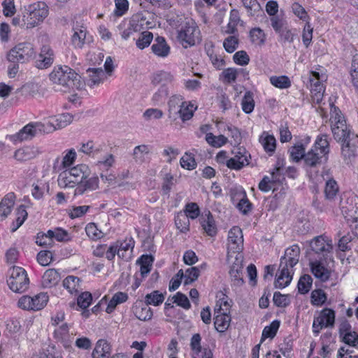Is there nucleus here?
<instances>
[{"label":"nucleus","mask_w":358,"mask_h":358,"mask_svg":"<svg viewBox=\"0 0 358 358\" xmlns=\"http://www.w3.org/2000/svg\"><path fill=\"white\" fill-rule=\"evenodd\" d=\"M151 49L155 55L162 58L166 57L170 53V46L162 36L155 38Z\"/></svg>","instance_id":"24"},{"label":"nucleus","mask_w":358,"mask_h":358,"mask_svg":"<svg viewBox=\"0 0 358 358\" xmlns=\"http://www.w3.org/2000/svg\"><path fill=\"white\" fill-rule=\"evenodd\" d=\"M357 200L355 197H346L345 196L341 198L340 208L343 217L358 207V202H356Z\"/></svg>","instance_id":"34"},{"label":"nucleus","mask_w":358,"mask_h":358,"mask_svg":"<svg viewBox=\"0 0 358 358\" xmlns=\"http://www.w3.org/2000/svg\"><path fill=\"white\" fill-rule=\"evenodd\" d=\"M185 101L180 95L172 96L168 102V116L173 121L176 120V113L180 107H182Z\"/></svg>","instance_id":"27"},{"label":"nucleus","mask_w":358,"mask_h":358,"mask_svg":"<svg viewBox=\"0 0 358 358\" xmlns=\"http://www.w3.org/2000/svg\"><path fill=\"white\" fill-rule=\"evenodd\" d=\"M117 243L119 252H121L123 255H127V259H129L132 252V250L134 247V242L133 240L130 239L129 241L124 242L117 241Z\"/></svg>","instance_id":"59"},{"label":"nucleus","mask_w":358,"mask_h":358,"mask_svg":"<svg viewBox=\"0 0 358 358\" xmlns=\"http://www.w3.org/2000/svg\"><path fill=\"white\" fill-rule=\"evenodd\" d=\"M280 169L276 168L275 171L271 173L272 180L268 176H264L259 183V189L264 192H267L271 190L272 189L271 185L273 182H279L281 178H283V177L280 173Z\"/></svg>","instance_id":"31"},{"label":"nucleus","mask_w":358,"mask_h":358,"mask_svg":"<svg viewBox=\"0 0 358 358\" xmlns=\"http://www.w3.org/2000/svg\"><path fill=\"white\" fill-rule=\"evenodd\" d=\"M289 153L292 160L298 162L301 159H304L305 148L302 144L295 145L290 148Z\"/></svg>","instance_id":"52"},{"label":"nucleus","mask_w":358,"mask_h":358,"mask_svg":"<svg viewBox=\"0 0 358 358\" xmlns=\"http://www.w3.org/2000/svg\"><path fill=\"white\" fill-rule=\"evenodd\" d=\"M300 255V248L297 245H293L286 249L285 255L281 257L280 261L285 262L289 268H293L298 262Z\"/></svg>","instance_id":"22"},{"label":"nucleus","mask_w":358,"mask_h":358,"mask_svg":"<svg viewBox=\"0 0 358 358\" xmlns=\"http://www.w3.org/2000/svg\"><path fill=\"white\" fill-rule=\"evenodd\" d=\"M41 153V150L36 146H25L17 150L14 153V158L20 162H24L36 157Z\"/></svg>","instance_id":"19"},{"label":"nucleus","mask_w":358,"mask_h":358,"mask_svg":"<svg viewBox=\"0 0 358 358\" xmlns=\"http://www.w3.org/2000/svg\"><path fill=\"white\" fill-rule=\"evenodd\" d=\"M64 287L71 294H77L81 289L80 279L74 275H69L63 280Z\"/></svg>","instance_id":"36"},{"label":"nucleus","mask_w":358,"mask_h":358,"mask_svg":"<svg viewBox=\"0 0 358 358\" xmlns=\"http://www.w3.org/2000/svg\"><path fill=\"white\" fill-rule=\"evenodd\" d=\"M7 283L14 292L22 293L27 290L29 280L26 271L20 266H13L8 270Z\"/></svg>","instance_id":"6"},{"label":"nucleus","mask_w":358,"mask_h":358,"mask_svg":"<svg viewBox=\"0 0 358 358\" xmlns=\"http://www.w3.org/2000/svg\"><path fill=\"white\" fill-rule=\"evenodd\" d=\"M243 249V236L239 227H233L228 234V253L241 252Z\"/></svg>","instance_id":"13"},{"label":"nucleus","mask_w":358,"mask_h":358,"mask_svg":"<svg viewBox=\"0 0 358 358\" xmlns=\"http://www.w3.org/2000/svg\"><path fill=\"white\" fill-rule=\"evenodd\" d=\"M116 255L123 259L127 260L128 258L127 255H123L119 252L117 242L106 248L105 256L107 259L110 261L115 258Z\"/></svg>","instance_id":"54"},{"label":"nucleus","mask_w":358,"mask_h":358,"mask_svg":"<svg viewBox=\"0 0 358 358\" xmlns=\"http://www.w3.org/2000/svg\"><path fill=\"white\" fill-rule=\"evenodd\" d=\"M329 152L328 136L322 134L317 136L314 146L304 156V164L306 168L313 169L326 162Z\"/></svg>","instance_id":"2"},{"label":"nucleus","mask_w":358,"mask_h":358,"mask_svg":"<svg viewBox=\"0 0 358 358\" xmlns=\"http://www.w3.org/2000/svg\"><path fill=\"white\" fill-rule=\"evenodd\" d=\"M240 71V69L235 68H227L222 72L220 79L228 84L235 83Z\"/></svg>","instance_id":"43"},{"label":"nucleus","mask_w":358,"mask_h":358,"mask_svg":"<svg viewBox=\"0 0 358 358\" xmlns=\"http://www.w3.org/2000/svg\"><path fill=\"white\" fill-rule=\"evenodd\" d=\"M201 224L204 231L210 236H214L217 234V227L214 218L210 211L201 218Z\"/></svg>","instance_id":"28"},{"label":"nucleus","mask_w":358,"mask_h":358,"mask_svg":"<svg viewBox=\"0 0 358 358\" xmlns=\"http://www.w3.org/2000/svg\"><path fill=\"white\" fill-rule=\"evenodd\" d=\"M338 191V187L336 182L334 180H329L326 182L325 186V196L328 199H333Z\"/></svg>","instance_id":"57"},{"label":"nucleus","mask_w":358,"mask_h":358,"mask_svg":"<svg viewBox=\"0 0 358 358\" xmlns=\"http://www.w3.org/2000/svg\"><path fill=\"white\" fill-rule=\"evenodd\" d=\"M135 316L141 321H148L152 319L153 313L152 309L146 304L140 302L133 307Z\"/></svg>","instance_id":"29"},{"label":"nucleus","mask_w":358,"mask_h":358,"mask_svg":"<svg viewBox=\"0 0 358 358\" xmlns=\"http://www.w3.org/2000/svg\"><path fill=\"white\" fill-rule=\"evenodd\" d=\"M311 250L317 255H322L324 259H327L329 254L332 252V241L325 235L315 237L310 242Z\"/></svg>","instance_id":"11"},{"label":"nucleus","mask_w":358,"mask_h":358,"mask_svg":"<svg viewBox=\"0 0 358 358\" xmlns=\"http://www.w3.org/2000/svg\"><path fill=\"white\" fill-rule=\"evenodd\" d=\"M273 301L276 306L281 308H285L290 303L288 295L282 294L279 292H274Z\"/></svg>","instance_id":"63"},{"label":"nucleus","mask_w":358,"mask_h":358,"mask_svg":"<svg viewBox=\"0 0 358 358\" xmlns=\"http://www.w3.org/2000/svg\"><path fill=\"white\" fill-rule=\"evenodd\" d=\"M73 121V115L69 113H62L52 117L49 124L54 128V130L64 128Z\"/></svg>","instance_id":"32"},{"label":"nucleus","mask_w":358,"mask_h":358,"mask_svg":"<svg viewBox=\"0 0 358 358\" xmlns=\"http://www.w3.org/2000/svg\"><path fill=\"white\" fill-rule=\"evenodd\" d=\"M280 321L275 320L273 321L270 325L266 326L262 331L261 343H263L264 341L267 338H273L277 334V331L280 327Z\"/></svg>","instance_id":"42"},{"label":"nucleus","mask_w":358,"mask_h":358,"mask_svg":"<svg viewBox=\"0 0 358 358\" xmlns=\"http://www.w3.org/2000/svg\"><path fill=\"white\" fill-rule=\"evenodd\" d=\"M310 299L313 306H321L325 303L327 295L322 289H315L311 293Z\"/></svg>","instance_id":"51"},{"label":"nucleus","mask_w":358,"mask_h":358,"mask_svg":"<svg viewBox=\"0 0 358 358\" xmlns=\"http://www.w3.org/2000/svg\"><path fill=\"white\" fill-rule=\"evenodd\" d=\"M177 32L178 40L185 48L195 45L200 38V30L192 19H185L178 27Z\"/></svg>","instance_id":"5"},{"label":"nucleus","mask_w":358,"mask_h":358,"mask_svg":"<svg viewBox=\"0 0 358 358\" xmlns=\"http://www.w3.org/2000/svg\"><path fill=\"white\" fill-rule=\"evenodd\" d=\"M15 204V195L13 193L5 196L0 202V221L5 220L11 213Z\"/></svg>","instance_id":"25"},{"label":"nucleus","mask_w":358,"mask_h":358,"mask_svg":"<svg viewBox=\"0 0 358 358\" xmlns=\"http://www.w3.org/2000/svg\"><path fill=\"white\" fill-rule=\"evenodd\" d=\"M153 262L154 258L149 255H143L136 261V264L140 265V273L143 278L150 272Z\"/></svg>","instance_id":"33"},{"label":"nucleus","mask_w":358,"mask_h":358,"mask_svg":"<svg viewBox=\"0 0 358 358\" xmlns=\"http://www.w3.org/2000/svg\"><path fill=\"white\" fill-rule=\"evenodd\" d=\"M88 173V166L85 164H79L60 173L57 179L58 185L62 188L74 187L83 179L87 178Z\"/></svg>","instance_id":"4"},{"label":"nucleus","mask_w":358,"mask_h":358,"mask_svg":"<svg viewBox=\"0 0 358 358\" xmlns=\"http://www.w3.org/2000/svg\"><path fill=\"white\" fill-rule=\"evenodd\" d=\"M230 194L234 201L238 200L236 208L242 214L247 215L252 210V205L248 199L245 192L241 187L231 189Z\"/></svg>","instance_id":"14"},{"label":"nucleus","mask_w":358,"mask_h":358,"mask_svg":"<svg viewBox=\"0 0 358 358\" xmlns=\"http://www.w3.org/2000/svg\"><path fill=\"white\" fill-rule=\"evenodd\" d=\"M87 236L92 240H97L103 236V233L94 222L89 223L85 227Z\"/></svg>","instance_id":"56"},{"label":"nucleus","mask_w":358,"mask_h":358,"mask_svg":"<svg viewBox=\"0 0 358 358\" xmlns=\"http://www.w3.org/2000/svg\"><path fill=\"white\" fill-rule=\"evenodd\" d=\"M234 156L229 158L227 166L230 169L240 170L249 164L250 154L243 147H238L234 152Z\"/></svg>","instance_id":"12"},{"label":"nucleus","mask_w":358,"mask_h":358,"mask_svg":"<svg viewBox=\"0 0 358 358\" xmlns=\"http://www.w3.org/2000/svg\"><path fill=\"white\" fill-rule=\"evenodd\" d=\"M112 349L110 343L104 339L99 340L92 351V358H111Z\"/></svg>","instance_id":"20"},{"label":"nucleus","mask_w":358,"mask_h":358,"mask_svg":"<svg viewBox=\"0 0 358 358\" xmlns=\"http://www.w3.org/2000/svg\"><path fill=\"white\" fill-rule=\"evenodd\" d=\"M173 80V76L171 73L166 71H159L154 75L152 83L154 84L162 83L165 85L166 83H170Z\"/></svg>","instance_id":"55"},{"label":"nucleus","mask_w":358,"mask_h":358,"mask_svg":"<svg viewBox=\"0 0 358 358\" xmlns=\"http://www.w3.org/2000/svg\"><path fill=\"white\" fill-rule=\"evenodd\" d=\"M271 83L279 89H287L291 86V80L287 76H271Z\"/></svg>","instance_id":"48"},{"label":"nucleus","mask_w":358,"mask_h":358,"mask_svg":"<svg viewBox=\"0 0 358 358\" xmlns=\"http://www.w3.org/2000/svg\"><path fill=\"white\" fill-rule=\"evenodd\" d=\"M150 152L149 145L145 144L137 145L133 150V159L136 163L142 164L145 161V156Z\"/></svg>","instance_id":"37"},{"label":"nucleus","mask_w":358,"mask_h":358,"mask_svg":"<svg viewBox=\"0 0 358 358\" xmlns=\"http://www.w3.org/2000/svg\"><path fill=\"white\" fill-rule=\"evenodd\" d=\"M241 105L242 109L245 113L250 114L253 111L255 101L252 92L248 91L245 93L241 101Z\"/></svg>","instance_id":"44"},{"label":"nucleus","mask_w":358,"mask_h":358,"mask_svg":"<svg viewBox=\"0 0 358 358\" xmlns=\"http://www.w3.org/2000/svg\"><path fill=\"white\" fill-rule=\"evenodd\" d=\"M99 180L97 176H93L80 182L74 190L75 195H82L86 192H92L99 188Z\"/></svg>","instance_id":"21"},{"label":"nucleus","mask_w":358,"mask_h":358,"mask_svg":"<svg viewBox=\"0 0 358 358\" xmlns=\"http://www.w3.org/2000/svg\"><path fill=\"white\" fill-rule=\"evenodd\" d=\"M152 39V33L148 31H142V33H141L139 38L136 40V47L141 50H143L144 48L148 47L150 45Z\"/></svg>","instance_id":"49"},{"label":"nucleus","mask_w":358,"mask_h":358,"mask_svg":"<svg viewBox=\"0 0 358 358\" xmlns=\"http://www.w3.org/2000/svg\"><path fill=\"white\" fill-rule=\"evenodd\" d=\"M238 45V38L236 36H229L226 38L223 42V46L225 50L229 53L234 52Z\"/></svg>","instance_id":"60"},{"label":"nucleus","mask_w":358,"mask_h":358,"mask_svg":"<svg viewBox=\"0 0 358 358\" xmlns=\"http://www.w3.org/2000/svg\"><path fill=\"white\" fill-rule=\"evenodd\" d=\"M43 127V125L41 123H29L18 132L8 135L7 138L15 145L23 141H30L36 136L38 131H41Z\"/></svg>","instance_id":"9"},{"label":"nucleus","mask_w":358,"mask_h":358,"mask_svg":"<svg viewBox=\"0 0 358 358\" xmlns=\"http://www.w3.org/2000/svg\"><path fill=\"white\" fill-rule=\"evenodd\" d=\"M206 141L208 144L215 148H220L227 143V138L224 135L215 136L212 133H208Z\"/></svg>","instance_id":"46"},{"label":"nucleus","mask_w":358,"mask_h":358,"mask_svg":"<svg viewBox=\"0 0 358 358\" xmlns=\"http://www.w3.org/2000/svg\"><path fill=\"white\" fill-rule=\"evenodd\" d=\"M164 294L158 290L152 291L150 294H147L145 296V304L148 306L150 305L157 306L162 304L164 301Z\"/></svg>","instance_id":"39"},{"label":"nucleus","mask_w":358,"mask_h":358,"mask_svg":"<svg viewBox=\"0 0 358 358\" xmlns=\"http://www.w3.org/2000/svg\"><path fill=\"white\" fill-rule=\"evenodd\" d=\"M89 73V86L93 87L102 83L105 78V73L102 69H91L89 68L87 71Z\"/></svg>","instance_id":"35"},{"label":"nucleus","mask_w":358,"mask_h":358,"mask_svg":"<svg viewBox=\"0 0 358 358\" xmlns=\"http://www.w3.org/2000/svg\"><path fill=\"white\" fill-rule=\"evenodd\" d=\"M358 136H355L346 141H341V154L345 159H350L355 157L357 150Z\"/></svg>","instance_id":"23"},{"label":"nucleus","mask_w":358,"mask_h":358,"mask_svg":"<svg viewBox=\"0 0 358 358\" xmlns=\"http://www.w3.org/2000/svg\"><path fill=\"white\" fill-rule=\"evenodd\" d=\"M129 22L131 24L132 30L136 33L144 31L143 30L146 28L145 25L148 23L146 19L140 15H134L129 20Z\"/></svg>","instance_id":"45"},{"label":"nucleus","mask_w":358,"mask_h":358,"mask_svg":"<svg viewBox=\"0 0 358 358\" xmlns=\"http://www.w3.org/2000/svg\"><path fill=\"white\" fill-rule=\"evenodd\" d=\"M215 317L214 321L215 328L217 331L224 332L229 327L231 316L227 312H220L215 310Z\"/></svg>","instance_id":"26"},{"label":"nucleus","mask_w":358,"mask_h":358,"mask_svg":"<svg viewBox=\"0 0 358 358\" xmlns=\"http://www.w3.org/2000/svg\"><path fill=\"white\" fill-rule=\"evenodd\" d=\"M73 34L71 36V41L75 48H82L87 40V29L83 25H74L73 27Z\"/></svg>","instance_id":"18"},{"label":"nucleus","mask_w":358,"mask_h":358,"mask_svg":"<svg viewBox=\"0 0 358 358\" xmlns=\"http://www.w3.org/2000/svg\"><path fill=\"white\" fill-rule=\"evenodd\" d=\"M15 225L12 229L13 231H16L24 222L27 217V212L24 206H20L16 210Z\"/></svg>","instance_id":"61"},{"label":"nucleus","mask_w":358,"mask_h":358,"mask_svg":"<svg viewBox=\"0 0 358 358\" xmlns=\"http://www.w3.org/2000/svg\"><path fill=\"white\" fill-rule=\"evenodd\" d=\"M323 258L320 259H309V266L313 275L322 282L327 281L331 276V271L325 267L322 263Z\"/></svg>","instance_id":"16"},{"label":"nucleus","mask_w":358,"mask_h":358,"mask_svg":"<svg viewBox=\"0 0 358 358\" xmlns=\"http://www.w3.org/2000/svg\"><path fill=\"white\" fill-rule=\"evenodd\" d=\"M285 262L280 261L278 274L275 281L276 288L282 289L289 285L292 279L293 268H289Z\"/></svg>","instance_id":"17"},{"label":"nucleus","mask_w":358,"mask_h":358,"mask_svg":"<svg viewBox=\"0 0 358 358\" xmlns=\"http://www.w3.org/2000/svg\"><path fill=\"white\" fill-rule=\"evenodd\" d=\"M31 299H33L31 301V310L34 311L43 308L48 301V296L45 293H40L34 296H31Z\"/></svg>","instance_id":"41"},{"label":"nucleus","mask_w":358,"mask_h":358,"mask_svg":"<svg viewBox=\"0 0 358 358\" xmlns=\"http://www.w3.org/2000/svg\"><path fill=\"white\" fill-rule=\"evenodd\" d=\"M180 165L187 170H192L196 168V163L193 155L185 153L180 159Z\"/></svg>","instance_id":"64"},{"label":"nucleus","mask_w":358,"mask_h":358,"mask_svg":"<svg viewBox=\"0 0 358 358\" xmlns=\"http://www.w3.org/2000/svg\"><path fill=\"white\" fill-rule=\"evenodd\" d=\"M27 15L23 16V25L27 29H31L40 22H43V20L48 15V6L44 2H38L36 4L29 6Z\"/></svg>","instance_id":"7"},{"label":"nucleus","mask_w":358,"mask_h":358,"mask_svg":"<svg viewBox=\"0 0 358 358\" xmlns=\"http://www.w3.org/2000/svg\"><path fill=\"white\" fill-rule=\"evenodd\" d=\"M49 78L56 90L64 92L73 89L81 90L85 85L81 76L66 65L55 66Z\"/></svg>","instance_id":"1"},{"label":"nucleus","mask_w":358,"mask_h":358,"mask_svg":"<svg viewBox=\"0 0 358 358\" xmlns=\"http://www.w3.org/2000/svg\"><path fill=\"white\" fill-rule=\"evenodd\" d=\"M36 51L30 43H20L12 48L7 55V59L11 63H25L34 58Z\"/></svg>","instance_id":"8"},{"label":"nucleus","mask_w":358,"mask_h":358,"mask_svg":"<svg viewBox=\"0 0 358 358\" xmlns=\"http://www.w3.org/2000/svg\"><path fill=\"white\" fill-rule=\"evenodd\" d=\"M250 38L254 45L262 46L265 43L266 35L262 29L255 27L250 31Z\"/></svg>","instance_id":"40"},{"label":"nucleus","mask_w":358,"mask_h":358,"mask_svg":"<svg viewBox=\"0 0 358 358\" xmlns=\"http://www.w3.org/2000/svg\"><path fill=\"white\" fill-rule=\"evenodd\" d=\"M52 234H53L52 230H48L46 234L38 233L36 238V244L40 246L51 248L53 245Z\"/></svg>","instance_id":"47"},{"label":"nucleus","mask_w":358,"mask_h":358,"mask_svg":"<svg viewBox=\"0 0 358 358\" xmlns=\"http://www.w3.org/2000/svg\"><path fill=\"white\" fill-rule=\"evenodd\" d=\"M331 117L329 119L333 136L336 141H346L355 135L350 132L346 121L340 109L333 103H330Z\"/></svg>","instance_id":"3"},{"label":"nucleus","mask_w":358,"mask_h":358,"mask_svg":"<svg viewBox=\"0 0 358 358\" xmlns=\"http://www.w3.org/2000/svg\"><path fill=\"white\" fill-rule=\"evenodd\" d=\"M259 142L266 152H273L275 151L276 141L273 136L263 132L259 137Z\"/></svg>","instance_id":"38"},{"label":"nucleus","mask_w":358,"mask_h":358,"mask_svg":"<svg viewBox=\"0 0 358 358\" xmlns=\"http://www.w3.org/2000/svg\"><path fill=\"white\" fill-rule=\"evenodd\" d=\"M176 227L181 232H186L189 230V222L187 216L182 213H178L175 217Z\"/></svg>","instance_id":"53"},{"label":"nucleus","mask_w":358,"mask_h":358,"mask_svg":"<svg viewBox=\"0 0 358 358\" xmlns=\"http://www.w3.org/2000/svg\"><path fill=\"white\" fill-rule=\"evenodd\" d=\"M200 214V209L197 203H189L185 206V215L187 216V219L192 220L196 219Z\"/></svg>","instance_id":"62"},{"label":"nucleus","mask_w":358,"mask_h":358,"mask_svg":"<svg viewBox=\"0 0 358 358\" xmlns=\"http://www.w3.org/2000/svg\"><path fill=\"white\" fill-rule=\"evenodd\" d=\"M313 283V279L310 275H302L298 282V290L301 294H306L309 292Z\"/></svg>","instance_id":"50"},{"label":"nucleus","mask_w":358,"mask_h":358,"mask_svg":"<svg viewBox=\"0 0 358 358\" xmlns=\"http://www.w3.org/2000/svg\"><path fill=\"white\" fill-rule=\"evenodd\" d=\"M60 279L59 271L55 268H50L44 273L42 277V285L43 287H53L59 282Z\"/></svg>","instance_id":"30"},{"label":"nucleus","mask_w":358,"mask_h":358,"mask_svg":"<svg viewBox=\"0 0 358 358\" xmlns=\"http://www.w3.org/2000/svg\"><path fill=\"white\" fill-rule=\"evenodd\" d=\"M335 311L331 308H325L321 310L320 315L315 317L313 323V331L317 336L324 327H333L335 323Z\"/></svg>","instance_id":"10"},{"label":"nucleus","mask_w":358,"mask_h":358,"mask_svg":"<svg viewBox=\"0 0 358 358\" xmlns=\"http://www.w3.org/2000/svg\"><path fill=\"white\" fill-rule=\"evenodd\" d=\"M271 24L278 34L289 27L285 20L280 18L278 16H274L271 18Z\"/></svg>","instance_id":"58"},{"label":"nucleus","mask_w":358,"mask_h":358,"mask_svg":"<svg viewBox=\"0 0 358 358\" xmlns=\"http://www.w3.org/2000/svg\"><path fill=\"white\" fill-rule=\"evenodd\" d=\"M54 338L64 348H69L74 340V334L69 332V327L66 323H62L54 330Z\"/></svg>","instance_id":"15"}]
</instances>
